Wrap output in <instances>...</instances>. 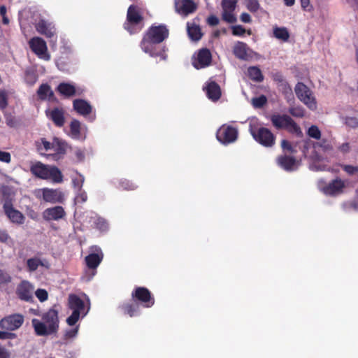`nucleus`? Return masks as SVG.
<instances>
[{
  "mask_svg": "<svg viewBox=\"0 0 358 358\" xmlns=\"http://www.w3.org/2000/svg\"><path fill=\"white\" fill-rule=\"evenodd\" d=\"M207 22L210 26H216L219 24V19L215 15H210L208 17Z\"/></svg>",
  "mask_w": 358,
  "mask_h": 358,
  "instance_id": "58",
  "label": "nucleus"
},
{
  "mask_svg": "<svg viewBox=\"0 0 358 358\" xmlns=\"http://www.w3.org/2000/svg\"><path fill=\"white\" fill-rule=\"evenodd\" d=\"M35 27L39 34L44 35L47 38H52L55 34V26L43 19L36 24Z\"/></svg>",
  "mask_w": 358,
  "mask_h": 358,
  "instance_id": "22",
  "label": "nucleus"
},
{
  "mask_svg": "<svg viewBox=\"0 0 358 358\" xmlns=\"http://www.w3.org/2000/svg\"><path fill=\"white\" fill-rule=\"evenodd\" d=\"M252 105L255 108H262L267 103V98L264 95L253 98L252 100Z\"/></svg>",
  "mask_w": 358,
  "mask_h": 358,
  "instance_id": "43",
  "label": "nucleus"
},
{
  "mask_svg": "<svg viewBox=\"0 0 358 358\" xmlns=\"http://www.w3.org/2000/svg\"><path fill=\"white\" fill-rule=\"evenodd\" d=\"M143 17L140 12V8L136 5H131L128 8L127 13V21L124 24V28L129 32L130 34H136L140 31L143 25L136 27L142 23Z\"/></svg>",
  "mask_w": 358,
  "mask_h": 358,
  "instance_id": "5",
  "label": "nucleus"
},
{
  "mask_svg": "<svg viewBox=\"0 0 358 358\" xmlns=\"http://www.w3.org/2000/svg\"><path fill=\"white\" fill-rule=\"evenodd\" d=\"M295 0H284V3L287 6H292L294 4Z\"/></svg>",
  "mask_w": 358,
  "mask_h": 358,
  "instance_id": "64",
  "label": "nucleus"
},
{
  "mask_svg": "<svg viewBox=\"0 0 358 358\" xmlns=\"http://www.w3.org/2000/svg\"><path fill=\"white\" fill-rule=\"evenodd\" d=\"M281 148L284 152L289 154H295L296 152V150L292 145L290 142L285 139L282 140Z\"/></svg>",
  "mask_w": 358,
  "mask_h": 358,
  "instance_id": "45",
  "label": "nucleus"
},
{
  "mask_svg": "<svg viewBox=\"0 0 358 358\" xmlns=\"http://www.w3.org/2000/svg\"><path fill=\"white\" fill-rule=\"evenodd\" d=\"M343 169L349 175H353L358 171V167L352 165H344Z\"/></svg>",
  "mask_w": 358,
  "mask_h": 358,
  "instance_id": "55",
  "label": "nucleus"
},
{
  "mask_svg": "<svg viewBox=\"0 0 358 358\" xmlns=\"http://www.w3.org/2000/svg\"><path fill=\"white\" fill-rule=\"evenodd\" d=\"M27 266L28 268V270L31 272L35 271L37 270L38 266H44L45 264L43 262L38 258L34 257V258H30L27 259Z\"/></svg>",
  "mask_w": 358,
  "mask_h": 358,
  "instance_id": "40",
  "label": "nucleus"
},
{
  "mask_svg": "<svg viewBox=\"0 0 358 358\" xmlns=\"http://www.w3.org/2000/svg\"><path fill=\"white\" fill-rule=\"evenodd\" d=\"M57 90L60 94L66 97L74 96L76 93V87L73 85L67 83H59L57 87Z\"/></svg>",
  "mask_w": 358,
  "mask_h": 358,
  "instance_id": "31",
  "label": "nucleus"
},
{
  "mask_svg": "<svg viewBox=\"0 0 358 358\" xmlns=\"http://www.w3.org/2000/svg\"><path fill=\"white\" fill-rule=\"evenodd\" d=\"M238 0H222V20L228 23L236 22V17L234 14Z\"/></svg>",
  "mask_w": 358,
  "mask_h": 358,
  "instance_id": "13",
  "label": "nucleus"
},
{
  "mask_svg": "<svg viewBox=\"0 0 358 358\" xmlns=\"http://www.w3.org/2000/svg\"><path fill=\"white\" fill-rule=\"evenodd\" d=\"M27 215L32 220H36L38 218V214L33 209H29L27 212Z\"/></svg>",
  "mask_w": 358,
  "mask_h": 358,
  "instance_id": "61",
  "label": "nucleus"
},
{
  "mask_svg": "<svg viewBox=\"0 0 358 358\" xmlns=\"http://www.w3.org/2000/svg\"><path fill=\"white\" fill-rule=\"evenodd\" d=\"M70 131L72 138H78L80 136V122L73 119L70 124Z\"/></svg>",
  "mask_w": 358,
  "mask_h": 358,
  "instance_id": "39",
  "label": "nucleus"
},
{
  "mask_svg": "<svg viewBox=\"0 0 358 358\" xmlns=\"http://www.w3.org/2000/svg\"><path fill=\"white\" fill-rule=\"evenodd\" d=\"M8 106V92L6 90L0 89V108L5 109Z\"/></svg>",
  "mask_w": 358,
  "mask_h": 358,
  "instance_id": "47",
  "label": "nucleus"
},
{
  "mask_svg": "<svg viewBox=\"0 0 358 358\" xmlns=\"http://www.w3.org/2000/svg\"><path fill=\"white\" fill-rule=\"evenodd\" d=\"M248 74L249 78L255 82H262L264 80V76L260 69L257 66H250L248 69Z\"/></svg>",
  "mask_w": 358,
  "mask_h": 358,
  "instance_id": "35",
  "label": "nucleus"
},
{
  "mask_svg": "<svg viewBox=\"0 0 358 358\" xmlns=\"http://www.w3.org/2000/svg\"><path fill=\"white\" fill-rule=\"evenodd\" d=\"M271 77L273 81L276 83L278 87L282 90V93L292 95L291 87L280 72L273 73Z\"/></svg>",
  "mask_w": 358,
  "mask_h": 358,
  "instance_id": "26",
  "label": "nucleus"
},
{
  "mask_svg": "<svg viewBox=\"0 0 358 358\" xmlns=\"http://www.w3.org/2000/svg\"><path fill=\"white\" fill-rule=\"evenodd\" d=\"M120 186L124 190H134L137 187L134 183L126 179L120 182Z\"/></svg>",
  "mask_w": 358,
  "mask_h": 358,
  "instance_id": "48",
  "label": "nucleus"
},
{
  "mask_svg": "<svg viewBox=\"0 0 358 358\" xmlns=\"http://www.w3.org/2000/svg\"><path fill=\"white\" fill-rule=\"evenodd\" d=\"M103 258V255L101 252L100 253H90L85 257V261L88 268L96 270L102 262Z\"/></svg>",
  "mask_w": 358,
  "mask_h": 358,
  "instance_id": "29",
  "label": "nucleus"
},
{
  "mask_svg": "<svg viewBox=\"0 0 358 358\" xmlns=\"http://www.w3.org/2000/svg\"><path fill=\"white\" fill-rule=\"evenodd\" d=\"M250 132L253 138L260 145L266 148H271L275 143V136L266 127H250Z\"/></svg>",
  "mask_w": 358,
  "mask_h": 358,
  "instance_id": "6",
  "label": "nucleus"
},
{
  "mask_svg": "<svg viewBox=\"0 0 358 358\" xmlns=\"http://www.w3.org/2000/svg\"><path fill=\"white\" fill-rule=\"evenodd\" d=\"M344 187V181L340 178H336L323 187V192L327 195L334 196L342 193Z\"/></svg>",
  "mask_w": 358,
  "mask_h": 358,
  "instance_id": "21",
  "label": "nucleus"
},
{
  "mask_svg": "<svg viewBox=\"0 0 358 358\" xmlns=\"http://www.w3.org/2000/svg\"><path fill=\"white\" fill-rule=\"evenodd\" d=\"M42 197L45 202L56 203H63L64 201V193L57 189L43 188L41 189Z\"/></svg>",
  "mask_w": 358,
  "mask_h": 358,
  "instance_id": "17",
  "label": "nucleus"
},
{
  "mask_svg": "<svg viewBox=\"0 0 358 358\" xmlns=\"http://www.w3.org/2000/svg\"><path fill=\"white\" fill-rule=\"evenodd\" d=\"M240 19L243 22L245 23H250L251 22V17L247 13H243L240 16Z\"/></svg>",
  "mask_w": 358,
  "mask_h": 358,
  "instance_id": "60",
  "label": "nucleus"
},
{
  "mask_svg": "<svg viewBox=\"0 0 358 358\" xmlns=\"http://www.w3.org/2000/svg\"><path fill=\"white\" fill-rule=\"evenodd\" d=\"M301 7L306 10L307 7L309 6L310 0H300Z\"/></svg>",
  "mask_w": 358,
  "mask_h": 358,
  "instance_id": "63",
  "label": "nucleus"
},
{
  "mask_svg": "<svg viewBox=\"0 0 358 358\" xmlns=\"http://www.w3.org/2000/svg\"><path fill=\"white\" fill-rule=\"evenodd\" d=\"M73 109L80 115L86 116L91 113V105L84 99H75L73 101Z\"/></svg>",
  "mask_w": 358,
  "mask_h": 358,
  "instance_id": "27",
  "label": "nucleus"
},
{
  "mask_svg": "<svg viewBox=\"0 0 358 358\" xmlns=\"http://www.w3.org/2000/svg\"><path fill=\"white\" fill-rule=\"evenodd\" d=\"M231 31L234 36H243L244 34L247 33L248 35L252 34V31L250 29L246 30L241 25H234L231 27Z\"/></svg>",
  "mask_w": 358,
  "mask_h": 358,
  "instance_id": "42",
  "label": "nucleus"
},
{
  "mask_svg": "<svg viewBox=\"0 0 358 358\" xmlns=\"http://www.w3.org/2000/svg\"><path fill=\"white\" fill-rule=\"evenodd\" d=\"M0 161L5 163H10L11 161L10 154L8 152L0 151Z\"/></svg>",
  "mask_w": 358,
  "mask_h": 358,
  "instance_id": "54",
  "label": "nucleus"
},
{
  "mask_svg": "<svg viewBox=\"0 0 358 358\" xmlns=\"http://www.w3.org/2000/svg\"><path fill=\"white\" fill-rule=\"evenodd\" d=\"M32 287L27 281H22L17 288V295L22 301H30L32 300Z\"/></svg>",
  "mask_w": 358,
  "mask_h": 358,
  "instance_id": "24",
  "label": "nucleus"
},
{
  "mask_svg": "<svg viewBox=\"0 0 358 358\" xmlns=\"http://www.w3.org/2000/svg\"><path fill=\"white\" fill-rule=\"evenodd\" d=\"M42 320L49 327L50 332H54L55 334L57 332L59 321L58 311L57 310L54 308L49 309L43 315Z\"/></svg>",
  "mask_w": 358,
  "mask_h": 358,
  "instance_id": "16",
  "label": "nucleus"
},
{
  "mask_svg": "<svg viewBox=\"0 0 358 358\" xmlns=\"http://www.w3.org/2000/svg\"><path fill=\"white\" fill-rule=\"evenodd\" d=\"M29 47L39 58L48 61L50 59L48 53V48L45 41L40 37H33L29 41Z\"/></svg>",
  "mask_w": 358,
  "mask_h": 358,
  "instance_id": "12",
  "label": "nucleus"
},
{
  "mask_svg": "<svg viewBox=\"0 0 358 358\" xmlns=\"http://www.w3.org/2000/svg\"><path fill=\"white\" fill-rule=\"evenodd\" d=\"M273 36L275 38H276L279 40H281L284 42L287 41L290 37V35H289V33L287 29L285 27H273Z\"/></svg>",
  "mask_w": 358,
  "mask_h": 358,
  "instance_id": "36",
  "label": "nucleus"
},
{
  "mask_svg": "<svg viewBox=\"0 0 358 358\" xmlns=\"http://www.w3.org/2000/svg\"><path fill=\"white\" fill-rule=\"evenodd\" d=\"M10 356L8 350L0 344V358H10Z\"/></svg>",
  "mask_w": 358,
  "mask_h": 358,
  "instance_id": "57",
  "label": "nucleus"
},
{
  "mask_svg": "<svg viewBox=\"0 0 358 358\" xmlns=\"http://www.w3.org/2000/svg\"><path fill=\"white\" fill-rule=\"evenodd\" d=\"M279 166L287 171H292L296 169V159L294 156L287 154L279 155L276 159Z\"/></svg>",
  "mask_w": 358,
  "mask_h": 358,
  "instance_id": "20",
  "label": "nucleus"
},
{
  "mask_svg": "<svg viewBox=\"0 0 358 358\" xmlns=\"http://www.w3.org/2000/svg\"><path fill=\"white\" fill-rule=\"evenodd\" d=\"M38 80V74L36 71L31 67L26 69L24 71V81L25 83L30 85L33 86Z\"/></svg>",
  "mask_w": 358,
  "mask_h": 358,
  "instance_id": "34",
  "label": "nucleus"
},
{
  "mask_svg": "<svg viewBox=\"0 0 358 358\" xmlns=\"http://www.w3.org/2000/svg\"><path fill=\"white\" fill-rule=\"evenodd\" d=\"M131 299L143 308H151L155 303L154 295L145 287H136L131 292Z\"/></svg>",
  "mask_w": 358,
  "mask_h": 358,
  "instance_id": "8",
  "label": "nucleus"
},
{
  "mask_svg": "<svg viewBox=\"0 0 358 358\" xmlns=\"http://www.w3.org/2000/svg\"><path fill=\"white\" fill-rule=\"evenodd\" d=\"M345 124L350 128L358 127V119L355 117H346L345 118Z\"/></svg>",
  "mask_w": 358,
  "mask_h": 358,
  "instance_id": "50",
  "label": "nucleus"
},
{
  "mask_svg": "<svg viewBox=\"0 0 358 358\" xmlns=\"http://www.w3.org/2000/svg\"><path fill=\"white\" fill-rule=\"evenodd\" d=\"M288 113L294 117H303L305 110L301 106H291L288 109Z\"/></svg>",
  "mask_w": 358,
  "mask_h": 358,
  "instance_id": "41",
  "label": "nucleus"
},
{
  "mask_svg": "<svg viewBox=\"0 0 358 358\" xmlns=\"http://www.w3.org/2000/svg\"><path fill=\"white\" fill-rule=\"evenodd\" d=\"M247 8L252 13L257 12L259 8L258 0H247Z\"/></svg>",
  "mask_w": 358,
  "mask_h": 358,
  "instance_id": "49",
  "label": "nucleus"
},
{
  "mask_svg": "<svg viewBox=\"0 0 358 358\" xmlns=\"http://www.w3.org/2000/svg\"><path fill=\"white\" fill-rule=\"evenodd\" d=\"M308 135L316 140H319L321 138V131L319 128L315 125H312L309 127L308 132Z\"/></svg>",
  "mask_w": 358,
  "mask_h": 358,
  "instance_id": "44",
  "label": "nucleus"
},
{
  "mask_svg": "<svg viewBox=\"0 0 358 358\" xmlns=\"http://www.w3.org/2000/svg\"><path fill=\"white\" fill-rule=\"evenodd\" d=\"M37 94L40 99L45 100L48 98L50 99L54 96V92L51 90L50 86L47 84H42L37 90Z\"/></svg>",
  "mask_w": 358,
  "mask_h": 358,
  "instance_id": "32",
  "label": "nucleus"
},
{
  "mask_svg": "<svg viewBox=\"0 0 358 358\" xmlns=\"http://www.w3.org/2000/svg\"><path fill=\"white\" fill-rule=\"evenodd\" d=\"M343 208L345 211H357L358 210V202L356 200L346 201L343 204Z\"/></svg>",
  "mask_w": 358,
  "mask_h": 358,
  "instance_id": "46",
  "label": "nucleus"
},
{
  "mask_svg": "<svg viewBox=\"0 0 358 358\" xmlns=\"http://www.w3.org/2000/svg\"><path fill=\"white\" fill-rule=\"evenodd\" d=\"M174 7L177 13L185 17L194 13L197 9V5L193 0H174Z\"/></svg>",
  "mask_w": 358,
  "mask_h": 358,
  "instance_id": "14",
  "label": "nucleus"
},
{
  "mask_svg": "<svg viewBox=\"0 0 358 358\" xmlns=\"http://www.w3.org/2000/svg\"><path fill=\"white\" fill-rule=\"evenodd\" d=\"M187 33L189 38L194 41H199L202 37L201 28L199 25L194 24L189 25L187 23Z\"/></svg>",
  "mask_w": 358,
  "mask_h": 358,
  "instance_id": "33",
  "label": "nucleus"
},
{
  "mask_svg": "<svg viewBox=\"0 0 358 358\" xmlns=\"http://www.w3.org/2000/svg\"><path fill=\"white\" fill-rule=\"evenodd\" d=\"M36 296L41 302H43L48 299V294L45 289H38L35 292Z\"/></svg>",
  "mask_w": 358,
  "mask_h": 358,
  "instance_id": "51",
  "label": "nucleus"
},
{
  "mask_svg": "<svg viewBox=\"0 0 358 358\" xmlns=\"http://www.w3.org/2000/svg\"><path fill=\"white\" fill-rule=\"evenodd\" d=\"M30 171L38 178L50 180L55 183H61L63 181V175L55 166L45 165L41 162H36L31 165Z\"/></svg>",
  "mask_w": 358,
  "mask_h": 358,
  "instance_id": "2",
  "label": "nucleus"
},
{
  "mask_svg": "<svg viewBox=\"0 0 358 358\" xmlns=\"http://www.w3.org/2000/svg\"><path fill=\"white\" fill-rule=\"evenodd\" d=\"M66 143L57 138H53V151L58 155H63L66 152Z\"/></svg>",
  "mask_w": 358,
  "mask_h": 358,
  "instance_id": "37",
  "label": "nucleus"
},
{
  "mask_svg": "<svg viewBox=\"0 0 358 358\" xmlns=\"http://www.w3.org/2000/svg\"><path fill=\"white\" fill-rule=\"evenodd\" d=\"M3 213L9 221L17 225H22L25 222V216L22 212L15 209L10 200H7L3 205Z\"/></svg>",
  "mask_w": 358,
  "mask_h": 358,
  "instance_id": "11",
  "label": "nucleus"
},
{
  "mask_svg": "<svg viewBox=\"0 0 358 358\" xmlns=\"http://www.w3.org/2000/svg\"><path fill=\"white\" fill-rule=\"evenodd\" d=\"M10 276L5 271L0 270V285L10 282Z\"/></svg>",
  "mask_w": 358,
  "mask_h": 358,
  "instance_id": "53",
  "label": "nucleus"
},
{
  "mask_svg": "<svg viewBox=\"0 0 358 358\" xmlns=\"http://www.w3.org/2000/svg\"><path fill=\"white\" fill-rule=\"evenodd\" d=\"M238 136V129L230 125L223 124L216 133L217 141L223 145H228L235 142Z\"/></svg>",
  "mask_w": 358,
  "mask_h": 358,
  "instance_id": "9",
  "label": "nucleus"
},
{
  "mask_svg": "<svg viewBox=\"0 0 358 358\" xmlns=\"http://www.w3.org/2000/svg\"><path fill=\"white\" fill-rule=\"evenodd\" d=\"M36 146L38 152H48L53 150V141H48L45 138H41L40 141L36 142Z\"/></svg>",
  "mask_w": 358,
  "mask_h": 358,
  "instance_id": "38",
  "label": "nucleus"
},
{
  "mask_svg": "<svg viewBox=\"0 0 358 358\" xmlns=\"http://www.w3.org/2000/svg\"><path fill=\"white\" fill-rule=\"evenodd\" d=\"M66 216V212L61 206L46 208L43 213V217L46 221L59 220Z\"/></svg>",
  "mask_w": 358,
  "mask_h": 358,
  "instance_id": "19",
  "label": "nucleus"
},
{
  "mask_svg": "<svg viewBox=\"0 0 358 358\" xmlns=\"http://www.w3.org/2000/svg\"><path fill=\"white\" fill-rule=\"evenodd\" d=\"M17 337L16 334L8 332L6 331H0V339L1 340H6V339H14Z\"/></svg>",
  "mask_w": 358,
  "mask_h": 358,
  "instance_id": "52",
  "label": "nucleus"
},
{
  "mask_svg": "<svg viewBox=\"0 0 358 358\" xmlns=\"http://www.w3.org/2000/svg\"><path fill=\"white\" fill-rule=\"evenodd\" d=\"M119 308L124 315H128L131 317L140 314V306L134 300L122 303Z\"/></svg>",
  "mask_w": 358,
  "mask_h": 358,
  "instance_id": "23",
  "label": "nucleus"
},
{
  "mask_svg": "<svg viewBox=\"0 0 358 358\" xmlns=\"http://www.w3.org/2000/svg\"><path fill=\"white\" fill-rule=\"evenodd\" d=\"M212 62V55L207 48H202L199 50L197 57L192 61L193 66L196 69L208 66Z\"/></svg>",
  "mask_w": 358,
  "mask_h": 358,
  "instance_id": "15",
  "label": "nucleus"
},
{
  "mask_svg": "<svg viewBox=\"0 0 358 358\" xmlns=\"http://www.w3.org/2000/svg\"><path fill=\"white\" fill-rule=\"evenodd\" d=\"M297 98L303 103L310 110L317 109L316 99L310 89L301 82L297 83L294 87Z\"/></svg>",
  "mask_w": 358,
  "mask_h": 358,
  "instance_id": "7",
  "label": "nucleus"
},
{
  "mask_svg": "<svg viewBox=\"0 0 358 358\" xmlns=\"http://www.w3.org/2000/svg\"><path fill=\"white\" fill-rule=\"evenodd\" d=\"M69 308L73 310L71 315L67 317L66 323L69 326H74L78 321L80 315L83 317L87 315L90 308L86 310L84 301L76 294H71L68 299Z\"/></svg>",
  "mask_w": 358,
  "mask_h": 358,
  "instance_id": "4",
  "label": "nucleus"
},
{
  "mask_svg": "<svg viewBox=\"0 0 358 358\" xmlns=\"http://www.w3.org/2000/svg\"><path fill=\"white\" fill-rule=\"evenodd\" d=\"M270 120L274 128L278 130L284 129L296 136H301L303 134L299 125L287 114L271 115Z\"/></svg>",
  "mask_w": 358,
  "mask_h": 358,
  "instance_id": "3",
  "label": "nucleus"
},
{
  "mask_svg": "<svg viewBox=\"0 0 358 358\" xmlns=\"http://www.w3.org/2000/svg\"><path fill=\"white\" fill-rule=\"evenodd\" d=\"M10 238L8 234L5 230H0V242L6 243Z\"/></svg>",
  "mask_w": 358,
  "mask_h": 358,
  "instance_id": "59",
  "label": "nucleus"
},
{
  "mask_svg": "<svg viewBox=\"0 0 358 358\" xmlns=\"http://www.w3.org/2000/svg\"><path fill=\"white\" fill-rule=\"evenodd\" d=\"M169 36V30L166 25L152 24L144 33L140 47L143 52L151 57L159 58V61H166L168 48L159 44L168 38Z\"/></svg>",
  "mask_w": 358,
  "mask_h": 358,
  "instance_id": "1",
  "label": "nucleus"
},
{
  "mask_svg": "<svg viewBox=\"0 0 358 358\" xmlns=\"http://www.w3.org/2000/svg\"><path fill=\"white\" fill-rule=\"evenodd\" d=\"M249 51H250V50L247 44L241 41H238L233 48V53L235 57L244 61H247L251 57Z\"/></svg>",
  "mask_w": 358,
  "mask_h": 358,
  "instance_id": "25",
  "label": "nucleus"
},
{
  "mask_svg": "<svg viewBox=\"0 0 358 358\" xmlns=\"http://www.w3.org/2000/svg\"><path fill=\"white\" fill-rule=\"evenodd\" d=\"M24 317L20 313L11 314L3 317L0 320V328L6 331L18 329L24 323Z\"/></svg>",
  "mask_w": 358,
  "mask_h": 358,
  "instance_id": "10",
  "label": "nucleus"
},
{
  "mask_svg": "<svg viewBox=\"0 0 358 358\" xmlns=\"http://www.w3.org/2000/svg\"><path fill=\"white\" fill-rule=\"evenodd\" d=\"M78 331V327H76L74 329L66 331L64 334V337L66 339L73 338L77 335Z\"/></svg>",
  "mask_w": 358,
  "mask_h": 358,
  "instance_id": "56",
  "label": "nucleus"
},
{
  "mask_svg": "<svg viewBox=\"0 0 358 358\" xmlns=\"http://www.w3.org/2000/svg\"><path fill=\"white\" fill-rule=\"evenodd\" d=\"M78 199L80 200L82 202H85L87 199V196L85 192L80 193L78 196Z\"/></svg>",
  "mask_w": 358,
  "mask_h": 358,
  "instance_id": "62",
  "label": "nucleus"
},
{
  "mask_svg": "<svg viewBox=\"0 0 358 358\" xmlns=\"http://www.w3.org/2000/svg\"><path fill=\"white\" fill-rule=\"evenodd\" d=\"M45 115L57 127H62L65 124V110L62 108L55 107L45 110Z\"/></svg>",
  "mask_w": 358,
  "mask_h": 358,
  "instance_id": "18",
  "label": "nucleus"
},
{
  "mask_svg": "<svg viewBox=\"0 0 358 358\" xmlns=\"http://www.w3.org/2000/svg\"><path fill=\"white\" fill-rule=\"evenodd\" d=\"M205 90L208 98L213 101H216L221 97L220 87L215 81L209 83Z\"/></svg>",
  "mask_w": 358,
  "mask_h": 358,
  "instance_id": "28",
  "label": "nucleus"
},
{
  "mask_svg": "<svg viewBox=\"0 0 358 358\" xmlns=\"http://www.w3.org/2000/svg\"><path fill=\"white\" fill-rule=\"evenodd\" d=\"M31 322L36 334L38 336H48L55 334L50 331L49 327L43 322H41L37 319H33Z\"/></svg>",
  "mask_w": 358,
  "mask_h": 358,
  "instance_id": "30",
  "label": "nucleus"
}]
</instances>
